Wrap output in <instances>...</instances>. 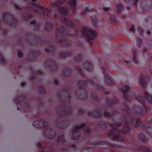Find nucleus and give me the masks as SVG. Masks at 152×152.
<instances>
[{"mask_svg":"<svg viewBox=\"0 0 152 152\" xmlns=\"http://www.w3.org/2000/svg\"><path fill=\"white\" fill-rule=\"evenodd\" d=\"M76 2V0H70V4L72 8V11H73L75 10Z\"/></svg>","mask_w":152,"mask_h":152,"instance_id":"f257e3e1","label":"nucleus"},{"mask_svg":"<svg viewBox=\"0 0 152 152\" xmlns=\"http://www.w3.org/2000/svg\"><path fill=\"white\" fill-rule=\"evenodd\" d=\"M59 11L60 13L62 15L66 14L67 11L65 8L64 7H60L59 9Z\"/></svg>","mask_w":152,"mask_h":152,"instance_id":"f03ea898","label":"nucleus"},{"mask_svg":"<svg viewBox=\"0 0 152 152\" xmlns=\"http://www.w3.org/2000/svg\"><path fill=\"white\" fill-rule=\"evenodd\" d=\"M145 96L146 98L148 99L152 103V97H151L150 94L148 92H145Z\"/></svg>","mask_w":152,"mask_h":152,"instance_id":"7ed1b4c3","label":"nucleus"},{"mask_svg":"<svg viewBox=\"0 0 152 152\" xmlns=\"http://www.w3.org/2000/svg\"><path fill=\"white\" fill-rule=\"evenodd\" d=\"M42 123L41 121H37L34 122L33 124V125L36 127H39V125Z\"/></svg>","mask_w":152,"mask_h":152,"instance_id":"20e7f679","label":"nucleus"},{"mask_svg":"<svg viewBox=\"0 0 152 152\" xmlns=\"http://www.w3.org/2000/svg\"><path fill=\"white\" fill-rule=\"evenodd\" d=\"M139 82L140 84L143 87H145V82L143 77H141L139 79Z\"/></svg>","mask_w":152,"mask_h":152,"instance_id":"39448f33","label":"nucleus"},{"mask_svg":"<svg viewBox=\"0 0 152 152\" xmlns=\"http://www.w3.org/2000/svg\"><path fill=\"white\" fill-rule=\"evenodd\" d=\"M117 12L120 13L123 10L122 6L121 4H118L117 7Z\"/></svg>","mask_w":152,"mask_h":152,"instance_id":"423d86ee","label":"nucleus"},{"mask_svg":"<svg viewBox=\"0 0 152 152\" xmlns=\"http://www.w3.org/2000/svg\"><path fill=\"white\" fill-rule=\"evenodd\" d=\"M86 31L87 32L88 34H90L93 36H95L96 34V32L91 29L87 30Z\"/></svg>","mask_w":152,"mask_h":152,"instance_id":"0eeeda50","label":"nucleus"},{"mask_svg":"<svg viewBox=\"0 0 152 152\" xmlns=\"http://www.w3.org/2000/svg\"><path fill=\"white\" fill-rule=\"evenodd\" d=\"M137 45L139 46H140L142 45V41L140 38H138L137 39Z\"/></svg>","mask_w":152,"mask_h":152,"instance_id":"6e6552de","label":"nucleus"},{"mask_svg":"<svg viewBox=\"0 0 152 152\" xmlns=\"http://www.w3.org/2000/svg\"><path fill=\"white\" fill-rule=\"evenodd\" d=\"M129 89V87L127 86H126L123 87L122 89V90L123 92H125L127 91Z\"/></svg>","mask_w":152,"mask_h":152,"instance_id":"1a4fd4ad","label":"nucleus"},{"mask_svg":"<svg viewBox=\"0 0 152 152\" xmlns=\"http://www.w3.org/2000/svg\"><path fill=\"white\" fill-rule=\"evenodd\" d=\"M83 126H84V124H80L79 125L76 127L75 128V132H77L78 129H79V128L82 127Z\"/></svg>","mask_w":152,"mask_h":152,"instance_id":"9d476101","label":"nucleus"},{"mask_svg":"<svg viewBox=\"0 0 152 152\" xmlns=\"http://www.w3.org/2000/svg\"><path fill=\"white\" fill-rule=\"evenodd\" d=\"M137 52L136 51H135L134 53V61L135 63H137V58H136V55L137 54Z\"/></svg>","mask_w":152,"mask_h":152,"instance_id":"9b49d317","label":"nucleus"},{"mask_svg":"<svg viewBox=\"0 0 152 152\" xmlns=\"http://www.w3.org/2000/svg\"><path fill=\"white\" fill-rule=\"evenodd\" d=\"M0 62L3 63L4 62V59L2 56V55L0 54Z\"/></svg>","mask_w":152,"mask_h":152,"instance_id":"f8f14e48","label":"nucleus"},{"mask_svg":"<svg viewBox=\"0 0 152 152\" xmlns=\"http://www.w3.org/2000/svg\"><path fill=\"white\" fill-rule=\"evenodd\" d=\"M85 67L87 68V69H88V67H87V66H88L89 67H90L91 66V64L90 63H86L85 64Z\"/></svg>","mask_w":152,"mask_h":152,"instance_id":"ddd939ff","label":"nucleus"},{"mask_svg":"<svg viewBox=\"0 0 152 152\" xmlns=\"http://www.w3.org/2000/svg\"><path fill=\"white\" fill-rule=\"evenodd\" d=\"M85 83L83 82H79L78 84V86H79V87H82V84H83V85H84V84H85Z\"/></svg>","mask_w":152,"mask_h":152,"instance_id":"4468645a","label":"nucleus"},{"mask_svg":"<svg viewBox=\"0 0 152 152\" xmlns=\"http://www.w3.org/2000/svg\"><path fill=\"white\" fill-rule=\"evenodd\" d=\"M18 57H22L23 54L21 52L19 51L18 54Z\"/></svg>","mask_w":152,"mask_h":152,"instance_id":"2eb2a0df","label":"nucleus"},{"mask_svg":"<svg viewBox=\"0 0 152 152\" xmlns=\"http://www.w3.org/2000/svg\"><path fill=\"white\" fill-rule=\"evenodd\" d=\"M64 138V137L62 136L61 137H60L58 139V141L60 142H63V140H62V139Z\"/></svg>","mask_w":152,"mask_h":152,"instance_id":"dca6fc26","label":"nucleus"},{"mask_svg":"<svg viewBox=\"0 0 152 152\" xmlns=\"http://www.w3.org/2000/svg\"><path fill=\"white\" fill-rule=\"evenodd\" d=\"M134 29V26H131L129 28V30L132 31H133Z\"/></svg>","mask_w":152,"mask_h":152,"instance_id":"f3484780","label":"nucleus"},{"mask_svg":"<svg viewBox=\"0 0 152 152\" xmlns=\"http://www.w3.org/2000/svg\"><path fill=\"white\" fill-rule=\"evenodd\" d=\"M109 9V7H105L103 8L104 10L105 11H107Z\"/></svg>","mask_w":152,"mask_h":152,"instance_id":"a211bd4d","label":"nucleus"},{"mask_svg":"<svg viewBox=\"0 0 152 152\" xmlns=\"http://www.w3.org/2000/svg\"><path fill=\"white\" fill-rule=\"evenodd\" d=\"M36 7L38 8H39V9H42V7L38 5H36Z\"/></svg>","mask_w":152,"mask_h":152,"instance_id":"6ab92c4d","label":"nucleus"},{"mask_svg":"<svg viewBox=\"0 0 152 152\" xmlns=\"http://www.w3.org/2000/svg\"><path fill=\"white\" fill-rule=\"evenodd\" d=\"M21 85L22 86H24L25 85V83L24 82H22L21 83Z\"/></svg>","mask_w":152,"mask_h":152,"instance_id":"aec40b11","label":"nucleus"},{"mask_svg":"<svg viewBox=\"0 0 152 152\" xmlns=\"http://www.w3.org/2000/svg\"><path fill=\"white\" fill-rule=\"evenodd\" d=\"M58 81L57 80H56L55 81L54 83L55 84H58Z\"/></svg>","mask_w":152,"mask_h":152,"instance_id":"412c9836","label":"nucleus"},{"mask_svg":"<svg viewBox=\"0 0 152 152\" xmlns=\"http://www.w3.org/2000/svg\"><path fill=\"white\" fill-rule=\"evenodd\" d=\"M106 113L105 115L106 116H109L110 115V113L108 112L107 113Z\"/></svg>","mask_w":152,"mask_h":152,"instance_id":"4be33fe9","label":"nucleus"},{"mask_svg":"<svg viewBox=\"0 0 152 152\" xmlns=\"http://www.w3.org/2000/svg\"><path fill=\"white\" fill-rule=\"evenodd\" d=\"M8 14L6 13H5L4 14V18H5V17L7 15H8Z\"/></svg>","mask_w":152,"mask_h":152,"instance_id":"5701e85b","label":"nucleus"},{"mask_svg":"<svg viewBox=\"0 0 152 152\" xmlns=\"http://www.w3.org/2000/svg\"><path fill=\"white\" fill-rule=\"evenodd\" d=\"M50 132V130H49L48 131V133H49ZM50 132H51V134H52L53 133V131H50Z\"/></svg>","mask_w":152,"mask_h":152,"instance_id":"b1692460","label":"nucleus"},{"mask_svg":"<svg viewBox=\"0 0 152 152\" xmlns=\"http://www.w3.org/2000/svg\"><path fill=\"white\" fill-rule=\"evenodd\" d=\"M146 49L145 48H144L143 49V52H145L146 50Z\"/></svg>","mask_w":152,"mask_h":152,"instance_id":"393cba45","label":"nucleus"},{"mask_svg":"<svg viewBox=\"0 0 152 152\" xmlns=\"http://www.w3.org/2000/svg\"><path fill=\"white\" fill-rule=\"evenodd\" d=\"M65 0H59V1L60 2L62 3Z\"/></svg>","mask_w":152,"mask_h":152,"instance_id":"a878e982","label":"nucleus"},{"mask_svg":"<svg viewBox=\"0 0 152 152\" xmlns=\"http://www.w3.org/2000/svg\"><path fill=\"white\" fill-rule=\"evenodd\" d=\"M150 32L149 31H147V34L148 35H149L150 34Z\"/></svg>","mask_w":152,"mask_h":152,"instance_id":"bb28decb","label":"nucleus"},{"mask_svg":"<svg viewBox=\"0 0 152 152\" xmlns=\"http://www.w3.org/2000/svg\"><path fill=\"white\" fill-rule=\"evenodd\" d=\"M146 149L147 150V151H146L148 152V151L149 150V149L147 148H146Z\"/></svg>","mask_w":152,"mask_h":152,"instance_id":"cd10ccee","label":"nucleus"},{"mask_svg":"<svg viewBox=\"0 0 152 152\" xmlns=\"http://www.w3.org/2000/svg\"><path fill=\"white\" fill-rule=\"evenodd\" d=\"M115 139H116V140H119V139H118V137H116L115 138Z\"/></svg>","mask_w":152,"mask_h":152,"instance_id":"c85d7f7f","label":"nucleus"},{"mask_svg":"<svg viewBox=\"0 0 152 152\" xmlns=\"http://www.w3.org/2000/svg\"><path fill=\"white\" fill-rule=\"evenodd\" d=\"M127 8L128 10L130 9V8L128 7H127Z\"/></svg>","mask_w":152,"mask_h":152,"instance_id":"c756f323","label":"nucleus"},{"mask_svg":"<svg viewBox=\"0 0 152 152\" xmlns=\"http://www.w3.org/2000/svg\"><path fill=\"white\" fill-rule=\"evenodd\" d=\"M73 136H72V138H73V139H74V140H76L77 139L76 138H74L73 137Z\"/></svg>","mask_w":152,"mask_h":152,"instance_id":"7c9ffc66","label":"nucleus"},{"mask_svg":"<svg viewBox=\"0 0 152 152\" xmlns=\"http://www.w3.org/2000/svg\"><path fill=\"white\" fill-rule=\"evenodd\" d=\"M82 15H83L85 14V13H82Z\"/></svg>","mask_w":152,"mask_h":152,"instance_id":"2f4dec72","label":"nucleus"},{"mask_svg":"<svg viewBox=\"0 0 152 152\" xmlns=\"http://www.w3.org/2000/svg\"><path fill=\"white\" fill-rule=\"evenodd\" d=\"M31 1H36V0H31Z\"/></svg>","mask_w":152,"mask_h":152,"instance_id":"473e14b6","label":"nucleus"},{"mask_svg":"<svg viewBox=\"0 0 152 152\" xmlns=\"http://www.w3.org/2000/svg\"><path fill=\"white\" fill-rule=\"evenodd\" d=\"M46 51H47V52H48V51H48V50H47L46 49Z\"/></svg>","mask_w":152,"mask_h":152,"instance_id":"72a5a7b5","label":"nucleus"},{"mask_svg":"<svg viewBox=\"0 0 152 152\" xmlns=\"http://www.w3.org/2000/svg\"><path fill=\"white\" fill-rule=\"evenodd\" d=\"M37 10H35V12H37Z\"/></svg>","mask_w":152,"mask_h":152,"instance_id":"f704fd0d","label":"nucleus"},{"mask_svg":"<svg viewBox=\"0 0 152 152\" xmlns=\"http://www.w3.org/2000/svg\"><path fill=\"white\" fill-rule=\"evenodd\" d=\"M50 138L51 139H52V138H53V137L52 138V137H50Z\"/></svg>","mask_w":152,"mask_h":152,"instance_id":"c9c22d12","label":"nucleus"},{"mask_svg":"<svg viewBox=\"0 0 152 152\" xmlns=\"http://www.w3.org/2000/svg\"><path fill=\"white\" fill-rule=\"evenodd\" d=\"M18 110H19V109L18 108L17 109Z\"/></svg>","mask_w":152,"mask_h":152,"instance_id":"e433bc0d","label":"nucleus"}]
</instances>
